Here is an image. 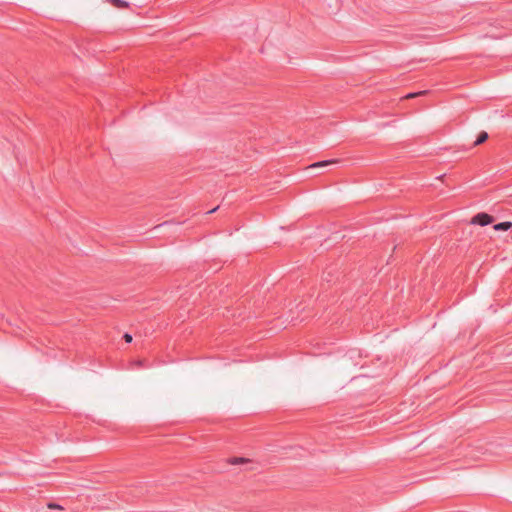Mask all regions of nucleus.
Masks as SVG:
<instances>
[{
    "label": "nucleus",
    "mask_w": 512,
    "mask_h": 512,
    "mask_svg": "<svg viewBox=\"0 0 512 512\" xmlns=\"http://www.w3.org/2000/svg\"><path fill=\"white\" fill-rule=\"evenodd\" d=\"M493 221V217L490 216L489 214L487 213H478L476 214L472 220H471V223L472 224H477V225H480V226H486L490 223H492Z\"/></svg>",
    "instance_id": "nucleus-1"
},
{
    "label": "nucleus",
    "mask_w": 512,
    "mask_h": 512,
    "mask_svg": "<svg viewBox=\"0 0 512 512\" xmlns=\"http://www.w3.org/2000/svg\"><path fill=\"white\" fill-rule=\"evenodd\" d=\"M338 159H332V160H323L319 162H315L309 166V168H319V167H326L330 164L338 163Z\"/></svg>",
    "instance_id": "nucleus-2"
},
{
    "label": "nucleus",
    "mask_w": 512,
    "mask_h": 512,
    "mask_svg": "<svg viewBox=\"0 0 512 512\" xmlns=\"http://www.w3.org/2000/svg\"><path fill=\"white\" fill-rule=\"evenodd\" d=\"M512 227V222H501V223H498V224H495L494 225V229L496 231H499V230H503V231H506L508 229H510Z\"/></svg>",
    "instance_id": "nucleus-3"
},
{
    "label": "nucleus",
    "mask_w": 512,
    "mask_h": 512,
    "mask_svg": "<svg viewBox=\"0 0 512 512\" xmlns=\"http://www.w3.org/2000/svg\"><path fill=\"white\" fill-rule=\"evenodd\" d=\"M249 462H250V460L248 458H244V457H233V458L229 459V463L232 465L245 464V463H249Z\"/></svg>",
    "instance_id": "nucleus-4"
},
{
    "label": "nucleus",
    "mask_w": 512,
    "mask_h": 512,
    "mask_svg": "<svg viewBox=\"0 0 512 512\" xmlns=\"http://www.w3.org/2000/svg\"><path fill=\"white\" fill-rule=\"evenodd\" d=\"M487 139H488V133H487V132H485V131H482V132L478 135L477 139L475 140V142H474V146H478V145H480V144L484 143Z\"/></svg>",
    "instance_id": "nucleus-5"
},
{
    "label": "nucleus",
    "mask_w": 512,
    "mask_h": 512,
    "mask_svg": "<svg viewBox=\"0 0 512 512\" xmlns=\"http://www.w3.org/2000/svg\"><path fill=\"white\" fill-rule=\"evenodd\" d=\"M107 1L111 2L117 8H127L128 7V3L123 0H107Z\"/></svg>",
    "instance_id": "nucleus-6"
},
{
    "label": "nucleus",
    "mask_w": 512,
    "mask_h": 512,
    "mask_svg": "<svg viewBox=\"0 0 512 512\" xmlns=\"http://www.w3.org/2000/svg\"><path fill=\"white\" fill-rule=\"evenodd\" d=\"M426 93V91H419V92H416V93H409L405 96V98L409 99V98H414L416 96H420V95H424Z\"/></svg>",
    "instance_id": "nucleus-7"
},
{
    "label": "nucleus",
    "mask_w": 512,
    "mask_h": 512,
    "mask_svg": "<svg viewBox=\"0 0 512 512\" xmlns=\"http://www.w3.org/2000/svg\"><path fill=\"white\" fill-rule=\"evenodd\" d=\"M47 507L49 509H58V510H62L63 509L62 506H60L59 504H56V503H48Z\"/></svg>",
    "instance_id": "nucleus-8"
},
{
    "label": "nucleus",
    "mask_w": 512,
    "mask_h": 512,
    "mask_svg": "<svg viewBox=\"0 0 512 512\" xmlns=\"http://www.w3.org/2000/svg\"><path fill=\"white\" fill-rule=\"evenodd\" d=\"M123 338H124L125 342H127V343L132 342V335H130L128 333H125Z\"/></svg>",
    "instance_id": "nucleus-9"
},
{
    "label": "nucleus",
    "mask_w": 512,
    "mask_h": 512,
    "mask_svg": "<svg viewBox=\"0 0 512 512\" xmlns=\"http://www.w3.org/2000/svg\"><path fill=\"white\" fill-rule=\"evenodd\" d=\"M217 209H218V207H216V208H214V209H212V210L208 211L207 213H208V214H211V213L215 212Z\"/></svg>",
    "instance_id": "nucleus-10"
}]
</instances>
